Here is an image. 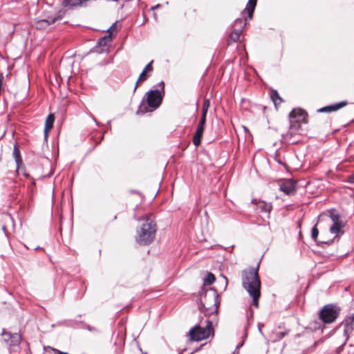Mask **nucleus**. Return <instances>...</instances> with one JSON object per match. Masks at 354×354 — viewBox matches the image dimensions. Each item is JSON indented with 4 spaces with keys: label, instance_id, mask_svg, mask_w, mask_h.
Segmentation results:
<instances>
[{
    "label": "nucleus",
    "instance_id": "f8f14e48",
    "mask_svg": "<svg viewBox=\"0 0 354 354\" xmlns=\"http://www.w3.org/2000/svg\"><path fill=\"white\" fill-rule=\"evenodd\" d=\"M152 63H153V60L151 61L148 64H147V66L145 67V68L143 69V71L140 73V76L138 77V81H137V82L136 84V86H135V88H134V91L136 90V88L138 87V82L146 80L148 78V77H149V75H147V73H151L153 71Z\"/></svg>",
    "mask_w": 354,
    "mask_h": 354
},
{
    "label": "nucleus",
    "instance_id": "c85d7f7f",
    "mask_svg": "<svg viewBox=\"0 0 354 354\" xmlns=\"http://www.w3.org/2000/svg\"><path fill=\"white\" fill-rule=\"evenodd\" d=\"M207 115L202 114L198 126L205 127Z\"/></svg>",
    "mask_w": 354,
    "mask_h": 354
},
{
    "label": "nucleus",
    "instance_id": "f3484780",
    "mask_svg": "<svg viewBox=\"0 0 354 354\" xmlns=\"http://www.w3.org/2000/svg\"><path fill=\"white\" fill-rule=\"evenodd\" d=\"M204 129L205 127H197L196 131L193 137V143L196 147L201 144Z\"/></svg>",
    "mask_w": 354,
    "mask_h": 354
},
{
    "label": "nucleus",
    "instance_id": "423d86ee",
    "mask_svg": "<svg viewBox=\"0 0 354 354\" xmlns=\"http://www.w3.org/2000/svg\"><path fill=\"white\" fill-rule=\"evenodd\" d=\"M329 218L332 221V225L330 226V232L334 234V238H339L344 234V227L345 223L343 221L340 214L335 209L329 212Z\"/></svg>",
    "mask_w": 354,
    "mask_h": 354
},
{
    "label": "nucleus",
    "instance_id": "72a5a7b5",
    "mask_svg": "<svg viewBox=\"0 0 354 354\" xmlns=\"http://www.w3.org/2000/svg\"><path fill=\"white\" fill-rule=\"evenodd\" d=\"M58 354H68V353L59 351Z\"/></svg>",
    "mask_w": 354,
    "mask_h": 354
},
{
    "label": "nucleus",
    "instance_id": "9b49d317",
    "mask_svg": "<svg viewBox=\"0 0 354 354\" xmlns=\"http://www.w3.org/2000/svg\"><path fill=\"white\" fill-rule=\"evenodd\" d=\"M252 202L257 205V209L259 212H264L269 214L272 209V204L264 201H257L254 199Z\"/></svg>",
    "mask_w": 354,
    "mask_h": 354
},
{
    "label": "nucleus",
    "instance_id": "a211bd4d",
    "mask_svg": "<svg viewBox=\"0 0 354 354\" xmlns=\"http://www.w3.org/2000/svg\"><path fill=\"white\" fill-rule=\"evenodd\" d=\"M12 155L17 164V171L19 172L20 169V165H22V160L21 158L19 149L17 145L14 146Z\"/></svg>",
    "mask_w": 354,
    "mask_h": 354
},
{
    "label": "nucleus",
    "instance_id": "7ed1b4c3",
    "mask_svg": "<svg viewBox=\"0 0 354 354\" xmlns=\"http://www.w3.org/2000/svg\"><path fill=\"white\" fill-rule=\"evenodd\" d=\"M218 304V295L214 290L209 288L200 294L198 308L205 316L207 317L214 313L216 314Z\"/></svg>",
    "mask_w": 354,
    "mask_h": 354
},
{
    "label": "nucleus",
    "instance_id": "4be33fe9",
    "mask_svg": "<svg viewBox=\"0 0 354 354\" xmlns=\"http://www.w3.org/2000/svg\"><path fill=\"white\" fill-rule=\"evenodd\" d=\"M242 32H239L236 29H233L232 31L230 34V39L231 41L236 42L239 39L240 35Z\"/></svg>",
    "mask_w": 354,
    "mask_h": 354
},
{
    "label": "nucleus",
    "instance_id": "dca6fc26",
    "mask_svg": "<svg viewBox=\"0 0 354 354\" xmlns=\"http://www.w3.org/2000/svg\"><path fill=\"white\" fill-rule=\"evenodd\" d=\"M55 117L53 114H49L45 121L44 127V139L46 140L48 138V132L53 127Z\"/></svg>",
    "mask_w": 354,
    "mask_h": 354
},
{
    "label": "nucleus",
    "instance_id": "1a4fd4ad",
    "mask_svg": "<svg viewBox=\"0 0 354 354\" xmlns=\"http://www.w3.org/2000/svg\"><path fill=\"white\" fill-rule=\"evenodd\" d=\"M1 335L3 342L10 347L18 346L21 342V336L19 333H11L3 329Z\"/></svg>",
    "mask_w": 354,
    "mask_h": 354
},
{
    "label": "nucleus",
    "instance_id": "39448f33",
    "mask_svg": "<svg viewBox=\"0 0 354 354\" xmlns=\"http://www.w3.org/2000/svg\"><path fill=\"white\" fill-rule=\"evenodd\" d=\"M158 87L160 89L150 90L145 94L146 102L151 108L150 111H153L160 106L165 95L164 82H160L158 84Z\"/></svg>",
    "mask_w": 354,
    "mask_h": 354
},
{
    "label": "nucleus",
    "instance_id": "5701e85b",
    "mask_svg": "<svg viewBox=\"0 0 354 354\" xmlns=\"http://www.w3.org/2000/svg\"><path fill=\"white\" fill-rule=\"evenodd\" d=\"M346 326L347 328H353V325L354 324V312L348 315L346 318Z\"/></svg>",
    "mask_w": 354,
    "mask_h": 354
},
{
    "label": "nucleus",
    "instance_id": "473e14b6",
    "mask_svg": "<svg viewBox=\"0 0 354 354\" xmlns=\"http://www.w3.org/2000/svg\"><path fill=\"white\" fill-rule=\"evenodd\" d=\"M160 6H161L160 4H157L154 6L151 7V10H154L158 9L160 8Z\"/></svg>",
    "mask_w": 354,
    "mask_h": 354
},
{
    "label": "nucleus",
    "instance_id": "0eeeda50",
    "mask_svg": "<svg viewBox=\"0 0 354 354\" xmlns=\"http://www.w3.org/2000/svg\"><path fill=\"white\" fill-rule=\"evenodd\" d=\"M306 113L301 109H293L290 113V129L288 133L292 136L301 127V122H305Z\"/></svg>",
    "mask_w": 354,
    "mask_h": 354
},
{
    "label": "nucleus",
    "instance_id": "20e7f679",
    "mask_svg": "<svg viewBox=\"0 0 354 354\" xmlns=\"http://www.w3.org/2000/svg\"><path fill=\"white\" fill-rule=\"evenodd\" d=\"M205 325L202 326V322L190 329L189 332V339L192 341H201L208 338L212 332V322L209 319L205 320Z\"/></svg>",
    "mask_w": 354,
    "mask_h": 354
},
{
    "label": "nucleus",
    "instance_id": "2eb2a0df",
    "mask_svg": "<svg viewBox=\"0 0 354 354\" xmlns=\"http://www.w3.org/2000/svg\"><path fill=\"white\" fill-rule=\"evenodd\" d=\"M241 17L236 19L232 25V29H236L239 32H242L246 25V19L243 13H241Z\"/></svg>",
    "mask_w": 354,
    "mask_h": 354
},
{
    "label": "nucleus",
    "instance_id": "f03ea898",
    "mask_svg": "<svg viewBox=\"0 0 354 354\" xmlns=\"http://www.w3.org/2000/svg\"><path fill=\"white\" fill-rule=\"evenodd\" d=\"M143 221L144 223L137 230L136 241L140 245H148L153 243L155 239L157 225L151 214L145 215Z\"/></svg>",
    "mask_w": 354,
    "mask_h": 354
},
{
    "label": "nucleus",
    "instance_id": "a878e982",
    "mask_svg": "<svg viewBox=\"0 0 354 354\" xmlns=\"http://www.w3.org/2000/svg\"><path fill=\"white\" fill-rule=\"evenodd\" d=\"M288 331L278 332L274 334L273 341H279L283 338L287 334Z\"/></svg>",
    "mask_w": 354,
    "mask_h": 354
},
{
    "label": "nucleus",
    "instance_id": "f257e3e1",
    "mask_svg": "<svg viewBox=\"0 0 354 354\" xmlns=\"http://www.w3.org/2000/svg\"><path fill=\"white\" fill-rule=\"evenodd\" d=\"M258 270V266L257 268H248L243 270L241 274L242 285L252 298V304L256 308L259 306V299L261 296V280Z\"/></svg>",
    "mask_w": 354,
    "mask_h": 354
},
{
    "label": "nucleus",
    "instance_id": "6e6552de",
    "mask_svg": "<svg viewBox=\"0 0 354 354\" xmlns=\"http://www.w3.org/2000/svg\"><path fill=\"white\" fill-rule=\"evenodd\" d=\"M340 308L334 304L325 305L319 312V317L324 324L335 321L339 315Z\"/></svg>",
    "mask_w": 354,
    "mask_h": 354
},
{
    "label": "nucleus",
    "instance_id": "ddd939ff",
    "mask_svg": "<svg viewBox=\"0 0 354 354\" xmlns=\"http://www.w3.org/2000/svg\"><path fill=\"white\" fill-rule=\"evenodd\" d=\"M60 16L57 17H49L45 19H41L37 21L36 26L37 28H44L48 26L50 24H54L57 20L61 19Z\"/></svg>",
    "mask_w": 354,
    "mask_h": 354
},
{
    "label": "nucleus",
    "instance_id": "9d476101",
    "mask_svg": "<svg viewBox=\"0 0 354 354\" xmlns=\"http://www.w3.org/2000/svg\"><path fill=\"white\" fill-rule=\"evenodd\" d=\"M279 189L287 195H292L296 192V183L292 180H285L280 184Z\"/></svg>",
    "mask_w": 354,
    "mask_h": 354
},
{
    "label": "nucleus",
    "instance_id": "393cba45",
    "mask_svg": "<svg viewBox=\"0 0 354 354\" xmlns=\"http://www.w3.org/2000/svg\"><path fill=\"white\" fill-rule=\"evenodd\" d=\"M209 105H210L209 100L205 99L203 104L202 114L207 115Z\"/></svg>",
    "mask_w": 354,
    "mask_h": 354
},
{
    "label": "nucleus",
    "instance_id": "aec40b11",
    "mask_svg": "<svg viewBox=\"0 0 354 354\" xmlns=\"http://www.w3.org/2000/svg\"><path fill=\"white\" fill-rule=\"evenodd\" d=\"M270 97L274 102L275 106H277L282 102V99L279 96L278 92L276 90H272L270 94Z\"/></svg>",
    "mask_w": 354,
    "mask_h": 354
},
{
    "label": "nucleus",
    "instance_id": "c756f323",
    "mask_svg": "<svg viewBox=\"0 0 354 354\" xmlns=\"http://www.w3.org/2000/svg\"><path fill=\"white\" fill-rule=\"evenodd\" d=\"M207 115L202 114L198 126L205 127Z\"/></svg>",
    "mask_w": 354,
    "mask_h": 354
},
{
    "label": "nucleus",
    "instance_id": "bb28decb",
    "mask_svg": "<svg viewBox=\"0 0 354 354\" xmlns=\"http://www.w3.org/2000/svg\"><path fill=\"white\" fill-rule=\"evenodd\" d=\"M319 230L317 227V225H315L311 230V237L312 239L315 241L318 236Z\"/></svg>",
    "mask_w": 354,
    "mask_h": 354
},
{
    "label": "nucleus",
    "instance_id": "cd10ccee",
    "mask_svg": "<svg viewBox=\"0 0 354 354\" xmlns=\"http://www.w3.org/2000/svg\"><path fill=\"white\" fill-rule=\"evenodd\" d=\"M148 109H147V107L146 106V105L145 104H141L139 107H138V113H145L147 112H148Z\"/></svg>",
    "mask_w": 354,
    "mask_h": 354
},
{
    "label": "nucleus",
    "instance_id": "4468645a",
    "mask_svg": "<svg viewBox=\"0 0 354 354\" xmlns=\"http://www.w3.org/2000/svg\"><path fill=\"white\" fill-rule=\"evenodd\" d=\"M347 101H342L329 106H324L319 110V112H332L336 111L339 109L346 106Z\"/></svg>",
    "mask_w": 354,
    "mask_h": 354
},
{
    "label": "nucleus",
    "instance_id": "412c9836",
    "mask_svg": "<svg viewBox=\"0 0 354 354\" xmlns=\"http://www.w3.org/2000/svg\"><path fill=\"white\" fill-rule=\"evenodd\" d=\"M111 41V35L109 34L99 39L97 44L100 46H106Z\"/></svg>",
    "mask_w": 354,
    "mask_h": 354
},
{
    "label": "nucleus",
    "instance_id": "6ab92c4d",
    "mask_svg": "<svg viewBox=\"0 0 354 354\" xmlns=\"http://www.w3.org/2000/svg\"><path fill=\"white\" fill-rule=\"evenodd\" d=\"M256 5H257V2H255L253 0H249L244 11L242 13L244 14L245 12H246L248 15V18L250 19H252Z\"/></svg>",
    "mask_w": 354,
    "mask_h": 354
},
{
    "label": "nucleus",
    "instance_id": "2f4dec72",
    "mask_svg": "<svg viewBox=\"0 0 354 354\" xmlns=\"http://www.w3.org/2000/svg\"><path fill=\"white\" fill-rule=\"evenodd\" d=\"M116 26V23L112 24V26L107 30V32L111 35V30Z\"/></svg>",
    "mask_w": 354,
    "mask_h": 354
},
{
    "label": "nucleus",
    "instance_id": "b1692460",
    "mask_svg": "<svg viewBox=\"0 0 354 354\" xmlns=\"http://www.w3.org/2000/svg\"><path fill=\"white\" fill-rule=\"evenodd\" d=\"M216 280V278H215V276L211 273V272H209L206 277V278H205L204 279V285H206V284H212Z\"/></svg>",
    "mask_w": 354,
    "mask_h": 354
},
{
    "label": "nucleus",
    "instance_id": "7c9ffc66",
    "mask_svg": "<svg viewBox=\"0 0 354 354\" xmlns=\"http://www.w3.org/2000/svg\"><path fill=\"white\" fill-rule=\"evenodd\" d=\"M348 182L350 183H354V173L348 176Z\"/></svg>",
    "mask_w": 354,
    "mask_h": 354
}]
</instances>
